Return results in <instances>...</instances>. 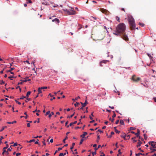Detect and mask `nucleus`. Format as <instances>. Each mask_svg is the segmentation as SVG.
Wrapping results in <instances>:
<instances>
[{"label": "nucleus", "instance_id": "nucleus-1", "mask_svg": "<svg viewBox=\"0 0 156 156\" xmlns=\"http://www.w3.org/2000/svg\"><path fill=\"white\" fill-rule=\"evenodd\" d=\"M126 26L123 23H120L116 27V30L113 34L116 35H119L123 39L127 41L128 40L127 36L125 34Z\"/></svg>", "mask_w": 156, "mask_h": 156}, {"label": "nucleus", "instance_id": "nucleus-2", "mask_svg": "<svg viewBox=\"0 0 156 156\" xmlns=\"http://www.w3.org/2000/svg\"><path fill=\"white\" fill-rule=\"evenodd\" d=\"M128 21L131 30H134L135 28V23L134 19L130 15H128Z\"/></svg>", "mask_w": 156, "mask_h": 156}, {"label": "nucleus", "instance_id": "nucleus-3", "mask_svg": "<svg viewBox=\"0 0 156 156\" xmlns=\"http://www.w3.org/2000/svg\"><path fill=\"white\" fill-rule=\"evenodd\" d=\"M63 10L68 15H72L76 14V12L74 10V9L72 8H71V9L70 10H68L66 9H63Z\"/></svg>", "mask_w": 156, "mask_h": 156}, {"label": "nucleus", "instance_id": "nucleus-4", "mask_svg": "<svg viewBox=\"0 0 156 156\" xmlns=\"http://www.w3.org/2000/svg\"><path fill=\"white\" fill-rule=\"evenodd\" d=\"M105 33L104 34H100L97 36V39L98 40H102L105 37Z\"/></svg>", "mask_w": 156, "mask_h": 156}, {"label": "nucleus", "instance_id": "nucleus-5", "mask_svg": "<svg viewBox=\"0 0 156 156\" xmlns=\"http://www.w3.org/2000/svg\"><path fill=\"white\" fill-rule=\"evenodd\" d=\"M140 78L139 77H137L135 75H133L132 77V80L135 82H137L140 80Z\"/></svg>", "mask_w": 156, "mask_h": 156}, {"label": "nucleus", "instance_id": "nucleus-6", "mask_svg": "<svg viewBox=\"0 0 156 156\" xmlns=\"http://www.w3.org/2000/svg\"><path fill=\"white\" fill-rule=\"evenodd\" d=\"M148 144L151 145L153 148H154L156 145V142L154 141H150L148 142Z\"/></svg>", "mask_w": 156, "mask_h": 156}, {"label": "nucleus", "instance_id": "nucleus-7", "mask_svg": "<svg viewBox=\"0 0 156 156\" xmlns=\"http://www.w3.org/2000/svg\"><path fill=\"white\" fill-rule=\"evenodd\" d=\"M109 61L108 60H103V61H101L100 62V66H103L102 65V63H105V64H106Z\"/></svg>", "mask_w": 156, "mask_h": 156}, {"label": "nucleus", "instance_id": "nucleus-8", "mask_svg": "<svg viewBox=\"0 0 156 156\" xmlns=\"http://www.w3.org/2000/svg\"><path fill=\"white\" fill-rule=\"evenodd\" d=\"M31 80L30 79H28V80H20V81H21V82H20H20H19L18 83V85H19V84H23V82H27V81H30Z\"/></svg>", "mask_w": 156, "mask_h": 156}, {"label": "nucleus", "instance_id": "nucleus-9", "mask_svg": "<svg viewBox=\"0 0 156 156\" xmlns=\"http://www.w3.org/2000/svg\"><path fill=\"white\" fill-rule=\"evenodd\" d=\"M88 103L87 102V100H86L85 101V102L84 103H83V104H82V106L80 108V109H82L83 110V107H85L86 105Z\"/></svg>", "mask_w": 156, "mask_h": 156}, {"label": "nucleus", "instance_id": "nucleus-10", "mask_svg": "<svg viewBox=\"0 0 156 156\" xmlns=\"http://www.w3.org/2000/svg\"><path fill=\"white\" fill-rule=\"evenodd\" d=\"M137 133H135V135L137 137H138L139 139H140V136H139L140 134V131L139 129H137Z\"/></svg>", "mask_w": 156, "mask_h": 156}, {"label": "nucleus", "instance_id": "nucleus-11", "mask_svg": "<svg viewBox=\"0 0 156 156\" xmlns=\"http://www.w3.org/2000/svg\"><path fill=\"white\" fill-rule=\"evenodd\" d=\"M100 11L103 13L106 14L108 12V11L105 9H101Z\"/></svg>", "mask_w": 156, "mask_h": 156}, {"label": "nucleus", "instance_id": "nucleus-12", "mask_svg": "<svg viewBox=\"0 0 156 156\" xmlns=\"http://www.w3.org/2000/svg\"><path fill=\"white\" fill-rule=\"evenodd\" d=\"M121 137H123L124 140H127V139L126 138V135L125 133H122Z\"/></svg>", "mask_w": 156, "mask_h": 156}, {"label": "nucleus", "instance_id": "nucleus-13", "mask_svg": "<svg viewBox=\"0 0 156 156\" xmlns=\"http://www.w3.org/2000/svg\"><path fill=\"white\" fill-rule=\"evenodd\" d=\"M138 144L136 145L137 147H140L141 146V144L142 143V142L138 140Z\"/></svg>", "mask_w": 156, "mask_h": 156}, {"label": "nucleus", "instance_id": "nucleus-14", "mask_svg": "<svg viewBox=\"0 0 156 156\" xmlns=\"http://www.w3.org/2000/svg\"><path fill=\"white\" fill-rule=\"evenodd\" d=\"M87 132H83V133L82 135H81L80 136V137H82V138H84L85 137V135H87Z\"/></svg>", "mask_w": 156, "mask_h": 156}, {"label": "nucleus", "instance_id": "nucleus-15", "mask_svg": "<svg viewBox=\"0 0 156 156\" xmlns=\"http://www.w3.org/2000/svg\"><path fill=\"white\" fill-rule=\"evenodd\" d=\"M52 22H57L58 23H59V20L57 18H55L52 20Z\"/></svg>", "mask_w": 156, "mask_h": 156}, {"label": "nucleus", "instance_id": "nucleus-16", "mask_svg": "<svg viewBox=\"0 0 156 156\" xmlns=\"http://www.w3.org/2000/svg\"><path fill=\"white\" fill-rule=\"evenodd\" d=\"M31 92L30 91H28L27 93L26 96V98H28L29 97V95H30V94Z\"/></svg>", "mask_w": 156, "mask_h": 156}, {"label": "nucleus", "instance_id": "nucleus-17", "mask_svg": "<svg viewBox=\"0 0 156 156\" xmlns=\"http://www.w3.org/2000/svg\"><path fill=\"white\" fill-rule=\"evenodd\" d=\"M16 121H14L12 122H8L7 123L9 124H13L14 123H16Z\"/></svg>", "mask_w": 156, "mask_h": 156}, {"label": "nucleus", "instance_id": "nucleus-18", "mask_svg": "<svg viewBox=\"0 0 156 156\" xmlns=\"http://www.w3.org/2000/svg\"><path fill=\"white\" fill-rule=\"evenodd\" d=\"M42 90V89H41V87H39L38 89V94L39 93H42V91L41 90Z\"/></svg>", "mask_w": 156, "mask_h": 156}, {"label": "nucleus", "instance_id": "nucleus-19", "mask_svg": "<svg viewBox=\"0 0 156 156\" xmlns=\"http://www.w3.org/2000/svg\"><path fill=\"white\" fill-rule=\"evenodd\" d=\"M75 145V143H73L72 144V146L70 147V149L72 150L73 149V147Z\"/></svg>", "mask_w": 156, "mask_h": 156}, {"label": "nucleus", "instance_id": "nucleus-20", "mask_svg": "<svg viewBox=\"0 0 156 156\" xmlns=\"http://www.w3.org/2000/svg\"><path fill=\"white\" fill-rule=\"evenodd\" d=\"M100 139V136L98 135L97 139V140H96V142L97 143H98L99 142Z\"/></svg>", "mask_w": 156, "mask_h": 156}, {"label": "nucleus", "instance_id": "nucleus-21", "mask_svg": "<svg viewBox=\"0 0 156 156\" xmlns=\"http://www.w3.org/2000/svg\"><path fill=\"white\" fill-rule=\"evenodd\" d=\"M80 98L79 96H78L75 99H73L72 100L73 101H75V100H77V99L79 98Z\"/></svg>", "mask_w": 156, "mask_h": 156}, {"label": "nucleus", "instance_id": "nucleus-22", "mask_svg": "<svg viewBox=\"0 0 156 156\" xmlns=\"http://www.w3.org/2000/svg\"><path fill=\"white\" fill-rule=\"evenodd\" d=\"M120 124L122 125H124V122L122 120H120Z\"/></svg>", "mask_w": 156, "mask_h": 156}, {"label": "nucleus", "instance_id": "nucleus-23", "mask_svg": "<svg viewBox=\"0 0 156 156\" xmlns=\"http://www.w3.org/2000/svg\"><path fill=\"white\" fill-rule=\"evenodd\" d=\"M106 93H105L104 94H102V93H100L98 95V96H99L100 97H101V96L102 95H105L106 94Z\"/></svg>", "mask_w": 156, "mask_h": 156}, {"label": "nucleus", "instance_id": "nucleus-24", "mask_svg": "<svg viewBox=\"0 0 156 156\" xmlns=\"http://www.w3.org/2000/svg\"><path fill=\"white\" fill-rule=\"evenodd\" d=\"M140 155H144V154H142L140 153H139L138 154H136V156H139Z\"/></svg>", "mask_w": 156, "mask_h": 156}, {"label": "nucleus", "instance_id": "nucleus-25", "mask_svg": "<svg viewBox=\"0 0 156 156\" xmlns=\"http://www.w3.org/2000/svg\"><path fill=\"white\" fill-rule=\"evenodd\" d=\"M6 128V126H4L2 127V129L0 130V132L2 131Z\"/></svg>", "mask_w": 156, "mask_h": 156}, {"label": "nucleus", "instance_id": "nucleus-26", "mask_svg": "<svg viewBox=\"0 0 156 156\" xmlns=\"http://www.w3.org/2000/svg\"><path fill=\"white\" fill-rule=\"evenodd\" d=\"M136 129V128L135 127H130L129 128V130H134Z\"/></svg>", "mask_w": 156, "mask_h": 156}, {"label": "nucleus", "instance_id": "nucleus-27", "mask_svg": "<svg viewBox=\"0 0 156 156\" xmlns=\"http://www.w3.org/2000/svg\"><path fill=\"white\" fill-rule=\"evenodd\" d=\"M66 153H60V156H64V155H66Z\"/></svg>", "mask_w": 156, "mask_h": 156}, {"label": "nucleus", "instance_id": "nucleus-28", "mask_svg": "<svg viewBox=\"0 0 156 156\" xmlns=\"http://www.w3.org/2000/svg\"><path fill=\"white\" fill-rule=\"evenodd\" d=\"M10 68L11 69L8 70L7 71V72H11V71L12 70H13L14 69V68H13L10 67Z\"/></svg>", "mask_w": 156, "mask_h": 156}, {"label": "nucleus", "instance_id": "nucleus-29", "mask_svg": "<svg viewBox=\"0 0 156 156\" xmlns=\"http://www.w3.org/2000/svg\"><path fill=\"white\" fill-rule=\"evenodd\" d=\"M68 139V137L66 136L65 139L63 140V142L64 143H66L65 140Z\"/></svg>", "mask_w": 156, "mask_h": 156}, {"label": "nucleus", "instance_id": "nucleus-30", "mask_svg": "<svg viewBox=\"0 0 156 156\" xmlns=\"http://www.w3.org/2000/svg\"><path fill=\"white\" fill-rule=\"evenodd\" d=\"M84 140V139L82 138L81 139L80 141V144H82Z\"/></svg>", "mask_w": 156, "mask_h": 156}, {"label": "nucleus", "instance_id": "nucleus-31", "mask_svg": "<svg viewBox=\"0 0 156 156\" xmlns=\"http://www.w3.org/2000/svg\"><path fill=\"white\" fill-rule=\"evenodd\" d=\"M26 98V96H22V97H21L20 98H18V100H19V99L22 100V99H23L24 98Z\"/></svg>", "mask_w": 156, "mask_h": 156}, {"label": "nucleus", "instance_id": "nucleus-32", "mask_svg": "<svg viewBox=\"0 0 156 156\" xmlns=\"http://www.w3.org/2000/svg\"><path fill=\"white\" fill-rule=\"evenodd\" d=\"M50 113V111H48L46 112L45 115L46 116L48 115H49V114Z\"/></svg>", "mask_w": 156, "mask_h": 156}, {"label": "nucleus", "instance_id": "nucleus-33", "mask_svg": "<svg viewBox=\"0 0 156 156\" xmlns=\"http://www.w3.org/2000/svg\"><path fill=\"white\" fill-rule=\"evenodd\" d=\"M115 133H120V131H119V130H117L116 129H115Z\"/></svg>", "mask_w": 156, "mask_h": 156}, {"label": "nucleus", "instance_id": "nucleus-34", "mask_svg": "<svg viewBox=\"0 0 156 156\" xmlns=\"http://www.w3.org/2000/svg\"><path fill=\"white\" fill-rule=\"evenodd\" d=\"M68 50L70 52H72L73 51V49L72 48H68Z\"/></svg>", "mask_w": 156, "mask_h": 156}, {"label": "nucleus", "instance_id": "nucleus-35", "mask_svg": "<svg viewBox=\"0 0 156 156\" xmlns=\"http://www.w3.org/2000/svg\"><path fill=\"white\" fill-rule=\"evenodd\" d=\"M139 24L140 26L142 27H144V23H139Z\"/></svg>", "mask_w": 156, "mask_h": 156}, {"label": "nucleus", "instance_id": "nucleus-36", "mask_svg": "<svg viewBox=\"0 0 156 156\" xmlns=\"http://www.w3.org/2000/svg\"><path fill=\"white\" fill-rule=\"evenodd\" d=\"M11 146H10V148H9L8 150H7V151H11V150H12V148L11 147Z\"/></svg>", "mask_w": 156, "mask_h": 156}, {"label": "nucleus", "instance_id": "nucleus-37", "mask_svg": "<svg viewBox=\"0 0 156 156\" xmlns=\"http://www.w3.org/2000/svg\"><path fill=\"white\" fill-rule=\"evenodd\" d=\"M150 149L151 150H152V151L151 152V153L154 152V151H156V150L155 149H152L151 147Z\"/></svg>", "mask_w": 156, "mask_h": 156}, {"label": "nucleus", "instance_id": "nucleus-38", "mask_svg": "<svg viewBox=\"0 0 156 156\" xmlns=\"http://www.w3.org/2000/svg\"><path fill=\"white\" fill-rule=\"evenodd\" d=\"M80 104L79 103V102H76V103H75L74 105L76 107L77 106V105H79Z\"/></svg>", "mask_w": 156, "mask_h": 156}, {"label": "nucleus", "instance_id": "nucleus-39", "mask_svg": "<svg viewBox=\"0 0 156 156\" xmlns=\"http://www.w3.org/2000/svg\"><path fill=\"white\" fill-rule=\"evenodd\" d=\"M27 98V100H25V102H27L28 101H30V98Z\"/></svg>", "mask_w": 156, "mask_h": 156}, {"label": "nucleus", "instance_id": "nucleus-40", "mask_svg": "<svg viewBox=\"0 0 156 156\" xmlns=\"http://www.w3.org/2000/svg\"><path fill=\"white\" fill-rule=\"evenodd\" d=\"M144 138L145 140H146L147 138V136L145 134H144Z\"/></svg>", "mask_w": 156, "mask_h": 156}, {"label": "nucleus", "instance_id": "nucleus-41", "mask_svg": "<svg viewBox=\"0 0 156 156\" xmlns=\"http://www.w3.org/2000/svg\"><path fill=\"white\" fill-rule=\"evenodd\" d=\"M113 112L114 113L113 115H112V118H114V117H115V116H116V114H115V112L114 111H113Z\"/></svg>", "mask_w": 156, "mask_h": 156}, {"label": "nucleus", "instance_id": "nucleus-42", "mask_svg": "<svg viewBox=\"0 0 156 156\" xmlns=\"http://www.w3.org/2000/svg\"><path fill=\"white\" fill-rule=\"evenodd\" d=\"M15 102H16V103H17L19 105H20V104H21V103H20V102H19V101H17V100H15Z\"/></svg>", "mask_w": 156, "mask_h": 156}, {"label": "nucleus", "instance_id": "nucleus-43", "mask_svg": "<svg viewBox=\"0 0 156 156\" xmlns=\"http://www.w3.org/2000/svg\"><path fill=\"white\" fill-rule=\"evenodd\" d=\"M4 83H5V82L4 81H3V80H2L1 82V81H0V84L2 85L3 84H4Z\"/></svg>", "mask_w": 156, "mask_h": 156}, {"label": "nucleus", "instance_id": "nucleus-44", "mask_svg": "<svg viewBox=\"0 0 156 156\" xmlns=\"http://www.w3.org/2000/svg\"><path fill=\"white\" fill-rule=\"evenodd\" d=\"M130 137V135H127V136H126V138L127 139V140H129Z\"/></svg>", "mask_w": 156, "mask_h": 156}, {"label": "nucleus", "instance_id": "nucleus-45", "mask_svg": "<svg viewBox=\"0 0 156 156\" xmlns=\"http://www.w3.org/2000/svg\"><path fill=\"white\" fill-rule=\"evenodd\" d=\"M17 145V143H15L13 145H11V146H13V147H15Z\"/></svg>", "mask_w": 156, "mask_h": 156}, {"label": "nucleus", "instance_id": "nucleus-46", "mask_svg": "<svg viewBox=\"0 0 156 156\" xmlns=\"http://www.w3.org/2000/svg\"><path fill=\"white\" fill-rule=\"evenodd\" d=\"M47 88V87H41V89H46Z\"/></svg>", "mask_w": 156, "mask_h": 156}, {"label": "nucleus", "instance_id": "nucleus-47", "mask_svg": "<svg viewBox=\"0 0 156 156\" xmlns=\"http://www.w3.org/2000/svg\"><path fill=\"white\" fill-rule=\"evenodd\" d=\"M14 77L13 76H10L8 77V78L10 79L11 80H12V78H14Z\"/></svg>", "mask_w": 156, "mask_h": 156}, {"label": "nucleus", "instance_id": "nucleus-48", "mask_svg": "<svg viewBox=\"0 0 156 156\" xmlns=\"http://www.w3.org/2000/svg\"><path fill=\"white\" fill-rule=\"evenodd\" d=\"M3 139V136H1V138H0V143H2V140Z\"/></svg>", "mask_w": 156, "mask_h": 156}, {"label": "nucleus", "instance_id": "nucleus-49", "mask_svg": "<svg viewBox=\"0 0 156 156\" xmlns=\"http://www.w3.org/2000/svg\"><path fill=\"white\" fill-rule=\"evenodd\" d=\"M35 141V140L33 139V140H30L29 142L30 143H31L32 142H34Z\"/></svg>", "mask_w": 156, "mask_h": 156}, {"label": "nucleus", "instance_id": "nucleus-50", "mask_svg": "<svg viewBox=\"0 0 156 156\" xmlns=\"http://www.w3.org/2000/svg\"><path fill=\"white\" fill-rule=\"evenodd\" d=\"M109 120H111L112 122H114V119H112L111 118H110L109 119Z\"/></svg>", "mask_w": 156, "mask_h": 156}, {"label": "nucleus", "instance_id": "nucleus-51", "mask_svg": "<svg viewBox=\"0 0 156 156\" xmlns=\"http://www.w3.org/2000/svg\"><path fill=\"white\" fill-rule=\"evenodd\" d=\"M116 20L118 21L119 22H120L119 21V18L117 16L116 17Z\"/></svg>", "mask_w": 156, "mask_h": 156}, {"label": "nucleus", "instance_id": "nucleus-52", "mask_svg": "<svg viewBox=\"0 0 156 156\" xmlns=\"http://www.w3.org/2000/svg\"><path fill=\"white\" fill-rule=\"evenodd\" d=\"M92 154L93 156H94V155L96 154V151H95V152H92Z\"/></svg>", "mask_w": 156, "mask_h": 156}, {"label": "nucleus", "instance_id": "nucleus-53", "mask_svg": "<svg viewBox=\"0 0 156 156\" xmlns=\"http://www.w3.org/2000/svg\"><path fill=\"white\" fill-rule=\"evenodd\" d=\"M6 145V147H4V149H7L8 148V146H9V145H8V144H7Z\"/></svg>", "mask_w": 156, "mask_h": 156}, {"label": "nucleus", "instance_id": "nucleus-54", "mask_svg": "<svg viewBox=\"0 0 156 156\" xmlns=\"http://www.w3.org/2000/svg\"><path fill=\"white\" fill-rule=\"evenodd\" d=\"M62 148H61V147H59L58 148V151H59L61 150H62Z\"/></svg>", "mask_w": 156, "mask_h": 156}, {"label": "nucleus", "instance_id": "nucleus-55", "mask_svg": "<svg viewBox=\"0 0 156 156\" xmlns=\"http://www.w3.org/2000/svg\"><path fill=\"white\" fill-rule=\"evenodd\" d=\"M20 154H21V153H16V156H19L20 155Z\"/></svg>", "mask_w": 156, "mask_h": 156}, {"label": "nucleus", "instance_id": "nucleus-56", "mask_svg": "<svg viewBox=\"0 0 156 156\" xmlns=\"http://www.w3.org/2000/svg\"><path fill=\"white\" fill-rule=\"evenodd\" d=\"M88 108L87 107H86V110L85 112H87H87H88V111L87 110Z\"/></svg>", "mask_w": 156, "mask_h": 156}, {"label": "nucleus", "instance_id": "nucleus-57", "mask_svg": "<svg viewBox=\"0 0 156 156\" xmlns=\"http://www.w3.org/2000/svg\"><path fill=\"white\" fill-rule=\"evenodd\" d=\"M30 123H27V126L28 127H30Z\"/></svg>", "mask_w": 156, "mask_h": 156}, {"label": "nucleus", "instance_id": "nucleus-58", "mask_svg": "<svg viewBox=\"0 0 156 156\" xmlns=\"http://www.w3.org/2000/svg\"><path fill=\"white\" fill-rule=\"evenodd\" d=\"M119 122V120H117L116 122H115V124H117Z\"/></svg>", "mask_w": 156, "mask_h": 156}, {"label": "nucleus", "instance_id": "nucleus-59", "mask_svg": "<svg viewBox=\"0 0 156 156\" xmlns=\"http://www.w3.org/2000/svg\"><path fill=\"white\" fill-rule=\"evenodd\" d=\"M50 142L51 143H52L53 142V139H51L50 141Z\"/></svg>", "mask_w": 156, "mask_h": 156}, {"label": "nucleus", "instance_id": "nucleus-60", "mask_svg": "<svg viewBox=\"0 0 156 156\" xmlns=\"http://www.w3.org/2000/svg\"><path fill=\"white\" fill-rule=\"evenodd\" d=\"M44 141H42V143H43V145H45L46 143H45V140L44 139Z\"/></svg>", "mask_w": 156, "mask_h": 156}, {"label": "nucleus", "instance_id": "nucleus-61", "mask_svg": "<svg viewBox=\"0 0 156 156\" xmlns=\"http://www.w3.org/2000/svg\"><path fill=\"white\" fill-rule=\"evenodd\" d=\"M38 140L37 139V141H36L35 142V144H38Z\"/></svg>", "mask_w": 156, "mask_h": 156}, {"label": "nucleus", "instance_id": "nucleus-62", "mask_svg": "<svg viewBox=\"0 0 156 156\" xmlns=\"http://www.w3.org/2000/svg\"><path fill=\"white\" fill-rule=\"evenodd\" d=\"M7 151H6V149H4V148L3 149V152L5 153H6V152Z\"/></svg>", "mask_w": 156, "mask_h": 156}, {"label": "nucleus", "instance_id": "nucleus-63", "mask_svg": "<svg viewBox=\"0 0 156 156\" xmlns=\"http://www.w3.org/2000/svg\"><path fill=\"white\" fill-rule=\"evenodd\" d=\"M98 131H99V132L101 133H103V131H101V130L100 129H98Z\"/></svg>", "mask_w": 156, "mask_h": 156}, {"label": "nucleus", "instance_id": "nucleus-64", "mask_svg": "<svg viewBox=\"0 0 156 156\" xmlns=\"http://www.w3.org/2000/svg\"><path fill=\"white\" fill-rule=\"evenodd\" d=\"M51 114H49V115H48V117H49V118H51Z\"/></svg>", "mask_w": 156, "mask_h": 156}]
</instances>
